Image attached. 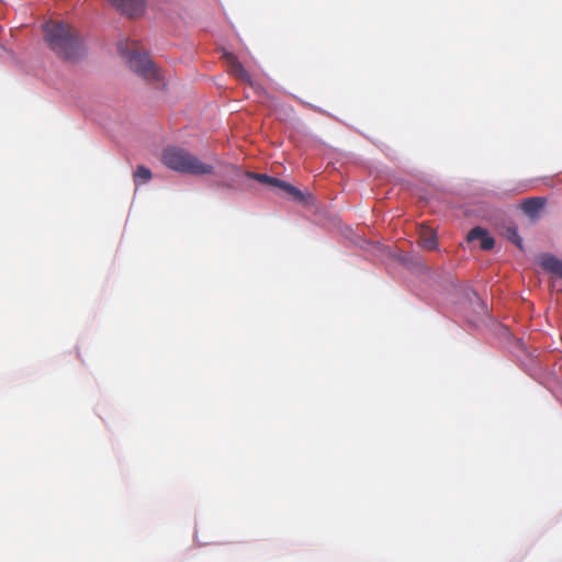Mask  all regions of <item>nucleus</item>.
<instances>
[{"instance_id": "obj_1", "label": "nucleus", "mask_w": 562, "mask_h": 562, "mask_svg": "<svg viewBox=\"0 0 562 562\" xmlns=\"http://www.w3.org/2000/svg\"><path fill=\"white\" fill-rule=\"evenodd\" d=\"M44 40L60 59L76 61L85 56L86 48L78 31L60 21H47L43 25Z\"/></svg>"}, {"instance_id": "obj_2", "label": "nucleus", "mask_w": 562, "mask_h": 562, "mask_svg": "<svg viewBox=\"0 0 562 562\" xmlns=\"http://www.w3.org/2000/svg\"><path fill=\"white\" fill-rule=\"evenodd\" d=\"M161 160L166 167L181 173L202 176L213 172L212 165L202 162L198 157L179 147L166 148Z\"/></svg>"}, {"instance_id": "obj_3", "label": "nucleus", "mask_w": 562, "mask_h": 562, "mask_svg": "<svg viewBox=\"0 0 562 562\" xmlns=\"http://www.w3.org/2000/svg\"><path fill=\"white\" fill-rule=\"evenodd\" d=\"M126 63L132 71L150 82H160L164 77L161 70L150 59L147 53H139L136 48H122Z\"/></svg>"}, {"instance_id": "obj_4", "label": "nucleus", "mask_w": 562, "mask_h": 562, "mask_svg": "<svg viewBox=\"0 0 562 562\" xmlns=\"http://www.w3.org/2000/svg\"><path fill=\"white\" fill-rule=\"evenodd\" d=\"M248 177L256 179L257 181H259L263 184L280 188L281 190H283L284 192L290 194L296 201H300V202L304 201V194L297 188H295L294 186H292L285 181H282L274 177H270L265 173L248 172Z\"/></svg>"}, {"instance_id": "obj_5", "label": "nucleus", "mask_w": 562, "mask_h": 562, "mask_svg": "<svg viewBox=\"0 0 562 562\" xmlns=\"http://www.w3.org/2000/svg\"><path fill=\"white\" fill-rule=\"evenodd\" d=\"M223 58L228 67V72L232 76L252 88L255 87V82L252 81L250 75L234 54L225 52L223 54Z\"/></svg>"}, {"instance_id": "obj_6", "label": "nucleus", "mask_w": 562, "mask_h": 562, "mask_svg": "<svg viewBox=\"0 0 562 562\" xmlns=\"http://www.w3.org/2000/svg\"><path fill=\"white\" fill-rule=\"evenodd\" d=\"M113 7L128 18L136 19L145 12V0H109Z\"/></svg>"}, {"instance_id": "obj_7", "label": "nucleus", "mask_w": 562, "mask_h": 562, "mask_svg": "<svg viewBox=\"0 0 562 562\" xmlns=\"http://www.w3.org/2000/svg\"><path fill=\"white\" fill-rule=\"evenodd\" d=\"M468 241L480 240V246L483 250H491L494 245V238L491 237L486 229L476 226L468 233Z\"/></svg>"}, {"instance_id": "obj_8", "label": "nucleus", "mask_w": 562, "mask_h": 562, "mask_svg": "<svg viewBox=\"0 0 562 562\" xmlns=\"http://www.w3.org/2000/svg\"><path fill=\"white\" fill-rule=\"evenodd\" d=\"M544 204L546 200L543 198H528L522 201L521 210L529 217H536Z\"/></svg>"}, {"instance_id": "obj_9", "label": "nucleus", "mask_w": 562, "mask_h": 562, "mask_svg": "<svg viewBox=\"0 0 562 562\" xmlns=\"http://www.w3.org/2000/svg\"><path fill=\"white\" fill-rule=\"evenodd\" d=\"M540 265L546 271L562 278V260L552 255H543L540 257Z\"/></svg>"}, {"instance_id": "obj_10", "label": "nucleus", "mask_w": 562, "mask_h": 562, "mask_svg": "<svg viewBox=\"0 0 562 562\" xmlns=\"http://www.w3.org/2000/svg\"><path fill=\"white\" fill-rule=\"evenodd\" d=\"M419 243L423 248L432 250L437 247V236L435 232L428 227H422L419 232Z\"/></svg>"}, {"instance_id": "obj_11", "label": "nucleus", "mask_w": 562, "mask_h": 562, "mask_svg": "<svg viewBox=\"0 0 562 562\" xmlns=\"http://www.w3.org/2000/svg\"><path fill=\"white\" fill-rule=\"evenodd\" d=\"M504 236L516 245L519 249H522V238L519 236L517 227L515 225H508L504 228Z\"/></svg>"}, {"instance_id": "obj_12", "label": "nucleus", "mask_w": 562, "mask_h": 562, "mask_svg": "<svg viewBox=\"0 0 562 562\" xmlns=\"http://www.w3.org/2000/svg\"><path fill=\"white\" fill-rule=\"evenodd\" d=\"M133 177L136 184H142L151 179V171L145 166H138L134 171Z\"/></svg>"}]
</instances>
